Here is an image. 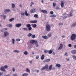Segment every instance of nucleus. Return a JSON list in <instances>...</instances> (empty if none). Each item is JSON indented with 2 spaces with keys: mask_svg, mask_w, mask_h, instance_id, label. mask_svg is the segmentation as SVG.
<instances>
[{
  "mask_svg": "<svg viewBox=\"0 0 76 76\" xmlns=\"http://www.w3.org/2000/svg\"><path fill=\"white\" fill-rule=\"evenodd\" d=\"M46 31H50V25L48 24H47L46 25Z\"/></svg>",
  "mask_w": 76,
  "mask_h": 76,
  "instance_id": "obj_1",
  "label": "nucleus"
},
{
  "mask_svg": "<svg viewBox=\"0 0 76 76\" xmlns=\"http://www.w3.org/2000/svg\"><path fill=\"white\" fill-rule=\"evenodd\" d=\"M48 68V65H46L44 67H43L41 69L42 70H45L46 69V70H47Z\"/></svg>",
  "mask_w": 76,
  "mask_h": 76,
  "instance_id": "obj_2",
  "label": "nucleus"
},
{
  "mask_svg": "<svg viewBox=\"0 0 76 76\" xmlns=\"http://www.w3.org/2000/svg\"><path fill=\"white\" fill-rule=\"evenodd\" d=\"M76 38V35L75 34H73L72 35L71 37V40H74Z\"/></svg>",
  "mask_w": 76,
  "mask_h": 76,
  "instance_id": "obj_3",
  "label": "nucleus"
},
{
  "mask_svg": "<svg viewBox=\"0 0 76 76\" xmlns=\"http://www.w3.org/2000/svg\"><path fill=\"white\" fill-rule=\"evenodd\" d=\"M30 43L32 44H37V43H38V42L36 40H32L30 41Z\"/></svg>",
  "mask_w": 76,
  "mask_h": 76,
  "instance_id": "obj_4",
  "label": "nucleus"
},
{
  "mask_svg": "<svg viewBox=\"0 0 76 76\" xmlns=\"http://www.w3.org/2000/svg\"><path fill=\"white\" fill-rule=\"evenodd\" d=\"M36 12V10H35L34 8L31 9L30 11V13H35V12Z\"/></svg>",
  "mask_w": 76,
  "mask_h": 76,
  "instance_id": "obj_5",
  "label": "nucleus"
},
{
  "mask_svg": "<svg viewBox=\"0 0 76 76\" xmlns=\"http://www.w3.org/2000/svg\"><path fill=\"white\" fill-rule=\"evenodd\" d=\"M22 26L21 23L16 24L15 25V27L17 28H19Z\"/></svg>",
  "mask_w": 76,
  "mask_h": 76,
  "instance_id": "obj_6",
  "label": "nucleus"
},
{
  "mask_svg": "<svg viewBox=\"0 0 76 76\" xmlns=\"http://www.w3.org/2000/svg\"><path fill=\"white\" fill-rule=\"evenodd\" d=\"M60 4H61V7L62 8L64 7V2H63V1H61Z\"/></svg>",
  "mask_w": 76,
  "mask_h": 76,
  "instance_id": "obj_7",
  "label": "nucleus"
},
{
  "mask_svg": "<svg viewBox=\"0 0 76 76\" xmlns=\"http://www.w3.org/2000/svg\"><path fill=\"white\" fill-rule=\"evenodd\" d=\"M9 35V33L7 32H4V37H7V35Z\"/></svg>",
  "mask_w": 76,
  "mask_h": 76,
  "instance_id": "obj_8",
  "label": "nucleus"
},
{
  "mask_svg": "<svg viewBox=\"0 0 76 76\" xmlns=\"http://www.w3.org/2000/svg\"><path fill=\"white\" fill-rule=\"evenodd\" d=\"M60 46L58 48V50H61V49H62V48H63V44H60Z\"/></svg>",
  "mask_w": 76,
  "mask_h": 76,
  "instance_id": "obj_9",
  "label": "nucleus"
},
{
  "mask_svg": "<svg viewBox=\"0 0 76 76\" xmlns=\"http://www.w3.org/2000/svg\"><path fill=\"white\" fill-rule=\"evenodd\" d=\"M0 69L1 71H3V72H6V70L4 69V68L3 66H2L1 67Z\"/></svg>",
  "mask_w": 76,
  "mask_h": 76,
  "instance_id": "obj_10",
  "label": "nucleus"
},
{
  "mask_svg": "<svg viewBox=\"0 0 76 76\" xmlns=\"http://www.w3.org/2000/svg\"><path fill=\"white\" fill-rule=\"evenodd\" d=\"M52 69H53V65H51L49 66L48 68V70L50 71V70Z\"/></svg>",
  "mask_w": 76,
  "mask_h": 76,
  "instance_id": "obj_11",
  "label": "nucleus"
},
{
  "mask_svg": "<svg viewBox=\"0 0 76 76\" xmlns=\"http://www.w3.org/2000/svg\"><path fill=\"white\" fill-rule=\"evenodd\" d=\"M10 11V10H5L4 11V13H5V14H6L7 13V12H9Z\"/></svg>",
  "mask_w": 76,
  "mask_h": 76,
  "instance_id": "obj_12",
  "label": "nucleus"
},
{
  "mask_svg": "<svg viewBox=\"0 0 76 76\" xmlns=\"http://www.w3.org/2000/svg\"><path fill=\"white\" fill-rule=\"evenodd\" d=\"M31 23H35L37 22V20H31L30 21Z\"/></svg>",
  "mask_w": 76,
  "mask_h": 76,
  "instance_id": "obj_13",
  "label": "nucleus"
},
{
  "mask_svg": "<svg viewBox=\"0 0 76 76\" xmlns=\"http://www.w3.org/2000/svg\"><path fill=\"white\" fill-rule=\"evenodd\" d=\"M41 12L43 13H47V11L45 10H41Z\"/></svg>",
  "mask_w": 76,
  "mask_h": 76,
  "instance_id": "obj_14",
  "label": "nucleus"
},
{
  "mask_svg": "<svg viewBox=\"0 0 76 76\" xmlns=\"http://www.w3.org/2000/svg\"><path fill=\"white\" fill-rule=\"evenodd\" d=\"M42 38L45 39H48V37L46 36H42Z\"/></svg>",
  "mask_w": 76,
  "mask_h": 76,
  "instance_id": "obj_15",
  "label": "nucleus"
},
{
  "mask_svg": "<svg viewBox=\"0 0 76 76\" xmlns=\"http://www.w3.org/2000/svg\"><path fill=\"white\" fill-rule=\"evenodd\" d=\"M72 54H76V50H73L71 51Z\"/></svg>",
  "mask_w": 76,
  "mask_h": 76,
  "instance_id": "obj_16",
  "label": "nucleus"
},
{
  "mask_svg": "<svg viewBox=\"0 0 76 76\" xmlns=\"http://www.w3.org/2000/svg\"><path fill=\"white\" fill-rule=\"evenodd\" d=\"M50 61V59H47L44 61V62H49Z\"/></svg>",
  "mask_w": 76,
  "mask_h": 76,
  "instance_id": "obj_17",
  "label": "nucleus"
},
{
  "mask_svg": "<svg viewBox=\"0 0 76 76\" xmlns=\"http://www.w3.org/2000/svg\"><path fill=\"white\" fill-rule=\"evenodd\" d=\"M44 57H45V56L44 55H42L41 57V60H44Z\"/></svg>",
  "mask_w": 76,
  "mask_h": 76,
  "instance_id": "obj_18",
  "label": "nucleus"
},
{
  "mask_svg": "<svg viewBox=\"0 0 76 76\" xmlns=\"http://www.w3.org/2000/svg\"><path fill=\"white\" fill-rule=\"evenodd\" d=\"M56 66L58 67H61V65L58 64H57L56 65Z\"/></svg>",
  "mask_w": 76,
  "mask_h": 76,
  "instance_id": "obj_19",
  "label": "nucleus"
},
{
  "mask_svg": "<svg viewBox=\"0 0 76 76\" xmlns=\"http://www.w3.org/2000/svg\"><path fill=\"white\" fill-rule=\"evenodd\" d=\"M31 26L33 28H36L37 27V24H32Z\"/></svg>",
  "mask_w": 76,
  "mask_h": 76,
  "instance_id": "obj_20",
  "label": "nucleus"
},
{
  "mask_svg": "<svg viewBox=\"0 0 76 76\" xmlns=\"http://www.w3.org/2000/svg\"><path fill=\"white\" fill-rule=\"evenodd\" d=\"M34 17L36 18H38V14H35L34 15Z\"/></svg>",
  "mask_w": 76,
  "mask_h": 76,
  "instance_id": "obj_21",
  "label": "nucleus"
},
{
  "mask_svg": "<svg viewBox=\"0 0 76 76\" xmlns=\"http://www.w3.org/2000/svg\"><path fill=\"white\" fill-rule=\"evenodd\" d=\"M50 17H52V18H55L57 16V15H56L53 14L52 15H51L50 16Z\"/></svg>",
  "mask_w": 76,
  "mask_h": 76,
  "instance_id": "obj_22",
  "label": "nucleus"
},
{
  "mask_svg": "<svg viewBox=\"0 0 76 76\" xmlns=\"http://www.w3.org/2000/svg\"><path fill=\"white\" fill-rule=\"evenodd\" d=\"M28 75V73H24L22 75V76H27Z\"/></svg>",
  "mask_w": 76,
  "mask_h": 76,
  "instance_id": "obj_23",
  "label": "nucleus"
},
{
  "mask_svg": "<svg viewBox=\"0 0 76 76\" xmlns=\"http://www.w3.org/2000/svg\"><path fill=\"white\" fill-rule=\"evenodd\" d=\"M72 58L74 60H76V56L75 55H73L72 56Z\"/></svg>",
  "mask_w": 76,
  "mask_h": 76,
  "instance_id": "obj_24",
  "label": "nucleus"
},
{
  "mask_svg": "<svg viewBox=\"0 0 76 76\" xmlns=\"http://www.w3.org/2000/svg\"><path fill=\"white\" fill-rule=\"evenodd\" d=\"M12 8H13V9H14L15 7V5L14 4H12Z\"/></svg>",
  "mask_w": 76,
  "mask_h": 76,
  "instance_id": "obj_25",
  "label": "nucleus"
},
{
  "mask_svg": "<svg viewBox=\"0 0 76 76\" xmlns=\"http://www.w3.org/2000/svg\"><path fill=\"white\" fill-rule=\"evenodd\" d=\"M31 38H35V34H33L31 35Z\"/></svg>",
  "mask_w": 76,
  "mask_h": 76,
  "instance_id": "obj_26",
  "label": "nucleus"
},
{
  "mask_svg": "<svg viewBox=\"0 0 76 76\" xmlns=\"http://www.w3.org/2000/svg\"><path fill=\"white\" fill-rule=\"evenodd\" d=\"M25 14L26 16H28V12L27 11H26L25 12Z\"/></svg>",
  "mask_w": 76,
  "mask_h": 76,
  "instance_id": "obj_27",
  "label": "nucleus"
},
{
  "mask_svg": "<svg viewBox=\"0 0 76 76\" xmlns=\"http://www.w3.org/2000/svg\"><path fill=\"white\" fill-rule=\"evenodd\" d=\"M53 53V50H50L49 51H48V53L49 54H52V53Z\"/></svg>",
  "mask_w": 76,
  "mask_h": 76,
  "instance_id": "obj_28",
  "label": "nucleus"
},
{
  "mask_svg": "<svg viewBox=\"0 0 76 76\" xmlns=\"http://www.w3.org/2000/svg\"><path fill=\"white\" fill-rule=\"evenodd\" d=\"M31 25L30 24H28L27 25V28H29V27H31Z\"/></svg>",
  "mask_w": 76,
  "mask_h": 76,
  "instance_id": "obj_29",
  "label": "nucleus"
},
{
  "mask_svg": "<svg viewBox=\"0 0 76 76\" xmlns=\"http://www.w3.org/2000/svg\"><path fill=\"white\" fill-rule=\"evenodd\" d=\"M44 53H48V50H44Z\"/></svg>",
  "mask_w": 76,
  "mask_h": 76,
  "instance_id": "obj_30",
  "label": "nucleus"
},
{
  "mask_svg": "<svg viewBox=\"0 0 76 76\" xmlns=\"http://www.w3.org/2000/svg\"><path fill=\"white\" fill-rule=\"evenodd\" d=\"M12 43L13 44H15V39H12Z\"/></svg>",
  "mask_w": 76,
  "mask_h": 76,
  "instance_id": "obj_31",
  "label": "nucleus"
},
{
  "mask_svg": "<svg viewBox=\"0 0 76 76\" xmlns=\"http://www.w3.org/2000/svg\"><path fill=\"white\" fill-rule=\"evenodd\" d=\"M14 52H15V53H19V51H18V50H14Z\"/></svg>",
  "mask_w": 76,
  "mask_h": 76,
  "instance_id": "obj_32",
  "label": "nucleus"
},
{
  "mask_svg": "<svg viewBox=\"0 0 76 76\" xmlns=\"http://www.w3.org/2000/svg\"><path fill=\"white\" fill-rule=\"evenodd\" d=\"M15 18H12L11 19H10V22H12L13 20H14Z\"/></svg>",
  "mask_w": 76,
  "mask_h": 76,
  "instance_id": "obj_33",
  "label": "nucleus"
},
{
  "mask_svg": "<svg viewBox=\"0 0 76 76\" xmlns=\"http://www.w3.org/2000/svg\"><path fill=\"white\" fill-rule=\"evenodd\" d=\"M76 23H74L72 25V27H73L74 26H76Z\"/></svg>",
  "mask_w": 76,
  "mask_h": 76,
  "instance_id": "obj_34",
  "label": "nucleus"
},
{
  "mask_svg": "<svg viewBox=\"0 0 76 76\" xmlns=\"http://www.w3.org/2000/svg\"><path fill=\"white\" fill-rule=\"evenodd\" d=\"M26 71L27 72H28V73H29L30 72V70H29V69L28 68L26 69Z\"/></svg>",
  "mask_w": 76,
  "mask_h": 76,
  "instance_id": "obj_35",
  "label": "nucleus"
},
{
  "mask_svg": "<svg viewBox=\"0 0 76 76\" xmlns=\"http://www.w3.org/2000/svg\"><path fill=\"white\" fill-rule=\"evenodd\" d=\"M24 54L25 55H27V54H28V52L26 51H25L24 53Z\"/></svg>",
  "mask_w": 76,
  "mask_h": 76,
  "instance_id": "obj_36",
  "label": "nucleus"
},
{
  "mask_svg": "<svg viewBox=\"0 0 76 76\" xmlns=\"http://www.w3.org/2000/svg\"><path fill=\"white\" fill-rule=\"evenodd\" d=\"M28 37H30L32 36V34L31 33H29L28 35H27Z\"/></svg>",
  "mask_w": 76,
  "mask_h": 76,
  "instance_id": "obj_37",
  "label": "nucleus"
},
{
  "mask_svg": "<svg viewBox=\"0 0 76 76\" xmlns=\"http://www.w3.org/2000/svg\"><path fill=\"white\" fill-rule=\"evenodd\" d=\"M56 3L53 2V7H55V6H56Z\"/></svg>",
  "mask_w": 76,
  "mask_h": 76,
  "instance_id": "obj_38",
  "label": "nucleus"
},
{
  "mask_svg": "<svg viewBox=\"0 0 76 76\" xmlns=\"http://www.w3.org/2000/svg\"><path fill=\"white\" fill-rule=\"evenodd\" d=\"M20 41V39H16V41Z\"/></svg>",
  "mask_w": 76,
  "mask_h": 76,
  "instance_id": "obj_39",
  "label": "nucleus"
},
{
  "mask_svg": "<svg viewBox=\"0 0 76 76\" xmlns=\"http://www.w3.org/2000/svg\"><path fill=\"white\" fill-rule=\"evenodd\" d=\"M48 37H51V34H48Z\"/></svg>",
  "mask_w": 76,
  "mask_h": 76,
  "instance_id": "obj_40",
  "label": "nucleus"
},
{
  "mask_svg": "<svg viewBox=\"0 0 76 76\" xmlns=\"http://www.w3.org/2000/svg\"><path fill=\"white\" fill-rule=\"evenodd\" d=\"M4 68H5V69H7V68L8 67V66L7 65H5L4 66Z\"/></svg>",
  "mask_w": 76,
  "mask_h": 76,
  "instance_id": "obj_41",
  "label": "nucleus"
},
{
  "mask_svg": "<svg viewBox=\"0 0 76 76\" xmlns=\"http://www.w3.org/2000/svg\"><path fill=\"white\" fill-rule=\"evenodd\" d=\"M56 10H58L60 9V8H59V7H56Z\"/></svg>",
  "mask_w": 76,
  "mask_h": 76,
  "instance_id": "obj_42",
  "label": "nucleus"
},
{
  "mask_svg": "<svg viewBox=\"0 0 76 76\" xmlns=\"http://www.w3.org/2000/svg\"><path fill=\"white\" fill-rule=\"evenodd\" d=\"M50 13L51 15H53V14H54V12L53 11H51L50 12Z\"/></svg>",
  "mask_w": 76,
  "mask_h": 76,
  "instance_id": "obj_43",
  "label": "nucleus"
},
{
  "mask_svg": "<svg viewBox=\"0 0 76 76\" xmlns=\"http://www.w3.org/2000/svg\"><path fill=\"white\" fill-rule=\"evenodd\" d=\"M36 59H38L39 58V56H37L36 57Z\"/></svg>",
  "mask_w": 76,
  "mask_h": 76,
  "instance_id": "obj_44",
  "label": "nucleus"
},
{
  "mask_svg": "<svg viewBox=\"0 0 76 76\" xmlns=\"http://www.w3.org/2000/svg\"><path fill=\"white\" fill-rule=\"evenodd\" d=\"M28 30H29V31H31V30H32V28H31V27H28Z\"/></svg>",
  "mask_w": 76,
  "mask_h": 76,
  "instance_id": "obj_45",
  "label": "nucleus"
},
{
  "mask_svg": "<svg viewBox=\"0 0 76 76\" xmlns=\"http://www.w3.org/2000/svg\"><path fill=\"white\" fill-rule=\"evenodd\" d=\"M21 14L22 16H24L25 15V13H21Z\"/></svg>",
  "mask_w": 76,
  "mask_h": 76,
  "instance_id": "obj_46",
  "label": "nucleus"
},
{
  "mask_svg": "<svg viewBox=\"0 0 76 76\" xmlns=\"http://www.w3.org/2000/svg\"><path fill=\"white\" fill-rule=\"evenodd\" d=\"M23 29L24 31H28V29L26 28H24Z\"/></svg>",
  "mask_w": 76,
  "mask_h": 76,
  "instance_id": "obj_47",
  "label": "nucleus"
},
{
  "mask_svg": "<svg viewBox=\"0 0 76 76\" xmlns=\"http://www.w3.org/2000/svg\"><path fill=\"white\" fill-rule=\"evenodd\" d=\"M36 47H38L39 46L38 44L37 43L36 44Z\"/></svg>",
  "mask_w": 76,
  "mask_h": 76,
  "instance_id": "obj_48",
  "label": "nucleus"
},
{
  "mask_svg": "<svg viewBox=\"0 0 76 76\" xmlns=\"http://www.w3.org/2000/svg\"><path fill=\"white\" fill-rule=\"evenodd\" d=\"M69 15H70V16H73V14H72V13L70 12Z\"/></svg>",
  "mask_w": 76,
  "mask_h": 76,
  "instance_id": "obj_49",
  "label": "nucleus"
},
{
  "mask_svg": "<svg viewBox=\"0 0 76 76\" xmlns=\"http://www.w3.org/2000/svg\"><path fill=\"white\" fill-rule=\"evenodd\" d=\"M68 46L69 47H72V45H71V44H69L68 45Z\"/></svg>",
  "mask_w": 76,
  "mask_h": 76,
  "instance_id": "obj_50",
  "label": "nucleus"
},
{
  "mask_svg": "<svg viewBox=\"0 0 76 76\" xmlns=\"http://www.w3.org/2000/svg\"><path fill=\"white\" fill-rule=\"evenodd\" d=\"M3 75V73L0 72V76H1V75Z\"/></svg>",
  "mask_w": 76,
  "mask_h": 76,
  "instance_id": "obj_51",
  "label": "nucleus"
},
{
  "mask_svg": "<svg viewBox=\"0 0 76 76\" xmlns=\"http://www.w3.org/2000/svg\"><path fill=\"white\" fill-rule=\"evenodd\" d=\"M65 55L66 56H68L67 53L66 52L65 53Z\"/></svg>",
  "mask_w": 76,
  "mask_h": 76,
  "instance_id": "obj_52",
  "label": "nucleus"
},
{
  "mask_svg": "<svg viewBox=\"0 0 76 76\" xmlns=\"http://www.w3.org/2000/svg\"><path fill=\"white\" fill-rule=\"evenodd\" d=\"M3 17L4 18V19H5V18H6V15H3Z\"/></svg>",
  "mask_w": 76,
  "mask_h": 76,
  "instance_id": "obj_53",
  "label": "nucleus"
},
{
  "mask_svg": "<svg viewBox=\"0 0 76 76\" xmlns=\"http://www.w3.org/2000/svg\"><path fill=\"white\" fill-rule=\"evenodd\" d=\"M12 71L13 72H15V69L14 68H12Z\"/></svg>",
  "mask_w": 76,
  "mask_h": 76,
  "instance_id": "obj_54",
  "label": "nucleus"
},
{
  "mask_svg": "<svg viewBox=\"0 0 76 76\" xmlns=\"http://www.w3.org/2000/svg\"><path fill=\"white\" fill-rule=\"evenodd\" d=\"M74 48H76V45L74 46Z\"/></svg>",
  "mask_w": 76,
  "mask_h": 76,
  "instance_id": "obj_55",
  "label": "nucleus"
},
{
  "mask_svg": "<svg viewBox=\"0 0 76 76\" xmlns=\"http://www.w3.org/2000/svg\"><path fill=\"white\" fill-rule=\"evenodd\" d=\"M12 25L10 24V28H12Z\"/></svg>",
  "mask_w": 76,
  "mask_h": 76,
  "instance_id": "obj_56",
  "label": "nucleus"
},
{
  "mask_svg": "<svg viewBox=\"0 0 76 76\" xmlns=\"http://www.w3.org/2000/svg\"><path fill=\"white\" fill-rule=\"evenodd\" d=\"M29 63H30L31 64V63H32V61H29Z\"/></svg>",
  "mask_w": 76,
  "mask_h": 76,
  "instance_id": "obj_57",
  "label": "nucleus"
},
{
  "mask_svg": "<svg viewBox=\"0 0 76 76\" xmlns=\"http://www.w3.org/2000/svg\"><path fill=\"white\" fill-rule=\"evenodd\" d=\"M63 25V23H60L59 24V25L61 26V25Z\"/></svg>",
  "mask_w": 76,
  "mask_h": 76,
  "instance_id": "obj_58",
  "label": "nucleus"
},
{
  "mask_svg": "<svg viewBox=\"0 0 76 76\" xmlns=\"http://www.w3.org/2000/svg\"><path fill=\"white\" fill-rule=\"evenodd\" d=\"M69 60H70V59L69 58H68L66 59V61H69Z\"/></svg>",
  "mask_w": 76,
  "mask_h": 76,
  "instance_id": "obj_59",
  "label": "nucleus"
},
{
  "mask_svg": "<svg viewBox=\"0 0 76 76\" xmlns=\"http://www.w3.org/2000/svg\"><path fill=\"white\" fill-rule=\"evenodd\" d=\"M55 69H56V68H52V70H55Z\"/></svg>",
  "mask_w": 76,
  "mask_h": 76,
  "instance_id": "obj_60",
  "label": "nucleus"
},
{
  "mask_svg": "<svg viewBox=\"0 0 76 76\" xmlns=\"http://www.w3.org/2000/svg\"><path fill=\"white\" fill-rule=\"evenodd\" d=\"M55 54H56V53H55L54 52H53V55H55Z\"/></svg>",
  "mask_w": 76,
  "mask_h": 76,
  "instance_id": "obj_61",
  "label": "nucleus"
},
{
  "mask_svg": "<svg viewBox=\"0 0 76 76\" xmlns=\"http://www.w3.org/2000/svg\"><path fill=\"white\" fill-rule=\"evenodd\" d=\"M31 4H34V2H31Z\"/></svg>",
  "mask_w": 76,
  "mask_h": 76,
  "instance_id": "obj_62",
  "label": "nucleus"
},
{
  "mask_svg": "<svg viewBox=\"0 0 76 76\" xmlns=\"http://www.w3.org/2000/svg\"><path fill=\"white\" fill-rule=\"evenodd\" d=\"M14 76H18L16 74H14Z\"/></svg>",
  "mask_w": 76,
  "mask_h": 76,
  "instance_id": "obj_63",
  "label": "nucleus"
},
{
  "mask_svg": "<svg viewBox=\"0 0 76 76\" xmlns=\"http://www.w3.org/2000/svg\"><path fill=\"white\" fill-rule=\"evenodd\" d=\"M19 6L20 7H22V5L21 4Z\"/></svg>",
  "mask_w": 76,
  "mask_h": 76,
  "instance_id": "obj_64",
  "label": "nucleus"
}]
</instances>
